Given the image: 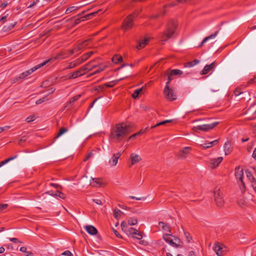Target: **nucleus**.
<instances>
[{
    "label": "nucleus",
    "mask_w": 256,
    "mask_h": 256,
    "mask_svg": "<svg viewBox=\"0 0 256 256\" xmlns=\"http://www.w3.org/2000/svg\"><path fill=\"white\" fill-rule=\"evenodd\" d=\"M177 26V24L174 20L170 21L168 25L167 30L164 32L161 36L162 41H166L168 39L170 38L174 33Z\"/></svg>",
    "instance_id": "obj_1"
},
{
    "label": "nucleus",
    "mask_w": 256,
    "mask_h": 256,
    "mask_svg": "<svg viewBox=\"0 0 256 256\" xmlns=\"http://www.w3.org/2000/svg\"><path fill=\"white\" fill-rule=\"evenodd\" d=\"M26 76H25L24 74L22 72L18 76H17V77L15 78H14V80H12V82L15 83L16 82L19 80H20L24 78Z\"/></svg>",
    "instance_id": "obj_43"
},
{
    "label": "nucleus",
    "mask_w": 256,
    "mask_h": 256,
    "mask_svg": "<svg viewBox=\"0 0 256 256\" xmlns=\"http://www.w3.org/2000/svg\"><path fill=\"white\" fill-rule=\"evenodd\" d=\"M134 126L132 123L130 122H124L116 124V128H132Z\"/></svg>",
    "instance_id": "obj_18"
},
{
    "label": "nucleus",
    "mask_w": 256,
    "mask_h": 256,
    "mask_svg": "<svg viewBox=\"0 0 256 256\" xmlns=\"http://www.w3.org/2000/svg\"><path fill=\"white\" fill-rule=\"evenodd\" d=\"M230 144L228 142H225L224 148L226 155H228L230 153Z\"/></svg>",
    "instance_id": "obj_27"
},
{
    "label": "nucleus",
    "mask_w": 256,
    "mask_h": 256,
    "mask_svg": "<svg viewBox=\"0 0 256 256\" xmlns=\"http://www.w3.org/2000/svg\"><path fill=\"white\" fill-rule=\"evenodd\" d=\"M128 224L130 226H134L138 223V220L135 218H130L128 220Z\"/></svg>",
    "instance_id": "obj_38"
},
{
    "label": "nucleus",
    "mask_w": 256,
    "mask_h": 256,
    "mask_svg": "<svg viewBox=\"0 0 256 256\" xmlns=\"http://www.w3.org/2000/svg\"><path fill=\"white\" fill-rule=\"evenodd\" d=\"M130 159L132 164H134L141 160V158L140 156L134 153H132L130 154Z\"/></svg>",
    "instance_id": "obj_22"
},
{
    "label": "nucleus",
    "mask_w": 256,
    "mask_h": 256,
    "mask_svg": "<svg viewBox=\"0 0 256 256\" xmlns=\"http://www.w3.org/2000/svg\"><path fill=\"white\" fill-rule=\"evenodd\" d=\"M120 155L121 153L120 152L113 154L112 158L109 160L110 164L112 166H116Z\"/></svg>",
    "instance_id": "obj_11"
},
{
    "label": "nucleus",
    "mask_w": 256,
    "mask_h": 256,
    "mask_svg": "<svg viewBox=\"0 0 256 256\" xmlns=\"http://www.w3.org/2000/svg\"><path fill=\"white\" fill-rule=\"evenodd\" d=\"M218 34V31H216L214 34H211V35L205 38L202 42L200 46H202L208 40L215 38Z\"/></svg>",
    "instance_id": "obj_26"
},
{
    "label": "nucleus",
    "mask_w": 256,
    "mask_h": 256,
    "mask_svg": "<svg viewBox=\"0 0 256 256\" xmlns=\"http://www.w3.org/2000/svg\"><path fill=\"white\" fill-rule=\"evenodd\" d=\"M200 146L202 147L204 149H206L211 148L210 145L208 144V143H204L200 144Z\"/></svg>",
    "instance_id": "obj_54"
},
{
    "label": "nucleus",
    "mask_w": 256,
    "mask_h": 256,
    "mask_svg": "<svg viewBox=\"0 0 256 256\" xmlns=\"http://www.w3.org/2000/svg\"><path fill=\"white\" fill-rule=\"evenodd\" d=\"M149 38H146L144 40H141L138 44L136 48L138 50L141 49L145 46L146 45L148 44L149 42Z\"/></svg>",
    "instance_id": "obj_25"
},
{
    "label": "nucleus",
    "mask_w": 256,
    "mask_h": 256,
    "mask_svg": "<svg viewBox=\"0 0 256 256\" xmlns=\"http://www.w3.org/2000/svg\"><path fill=\"white\" fill-rule=\"evenodd\" d=\"M133 15L130 14L125 18L122 26L124 31L128 30L132 28L133 26Z\"/></svg>",
    "instance_id": "obj_6"
},
{
    "label": "nucleus",
    "mask_w": 256,
    "mask_h": 256,
    "mask_svg": "<svg viewBox=\"0 0 256 256\" xmlns=\"http://www.w3.org/2000/svg\"><path fill=\"white\" fill-rule=\"evenodd\" d=\"M86 68H88V70H86V72L87 73L88 72L90 71L93 68L96 67V66L92 64V62H90L84 65L83 66H86Z\"/></svg>",
    "instance_id": "obj_36"
},
{
    "label": "nucleus",
    "mask_w": 256,
    "mask_h": 256,
    "mask_svg": "<svg viewBox=\"0 0 256 256\" xmlns=\"http://www.w3.org/2000/svg\"><path fill=\"white\" fill-rule=\"evenodd\" d=\"M192 148L190 147H185L180 150L178 154V156L181 158H185L187 154L190 152Z\"/></svg>",
    "instance_id": "obj_15"
},
{
    "label": "nucleus",
    "mask_w": 256,
    "mask_h": 256,
    "mask_svg": "<svg viewBox=\"0 0 256 256\" xmlns=\"http://www.w3.org/2000/svg\"><path fill=\"white\" fill-rule=\"evenodd\" d=\"M68 56H67L66 54L64 52H60V53L54 56V58L55 60H60V59H64L66 58H68Z\"/></svg>",
    "instance_id": "obj_28"
},
{
    "label": "nucleus",
    "mask_w": 256,
    "mask_h": 256,
    "mask_svg": "<svg viewBox=\"0 0 256 256\" xmlns=\"http://www.w3.org/2000/svg\"><path fill=\"white\" fill-rule=\"evenodd\" d=\"M216 66V64L214 62H212L210 64L206 65L202 70L201 72V74H207L210 70L214 68Z\"/></svg>",
    "instance_id": "obj_17"
},
{
    "label": "nucleus",
    "mask_w": 256,
    "mask_h": 256,
    "mask_svg": "<svg viewBox=\"0 0 256 256\" xmlns=\"http://www.w3.org/2000/svg\"><path fill=\"white\" fill-rule=\"evenodd\" d=\"M134 238H136L138 240H141L142 238V236L140 232L137 230L136 232L132 236Z\"/></svg>",
    "instance_id": "obj_44"
},
{
    "label": "nucleus",
    "mask_w": 256,
    "mask_h": 256,
    "mask_svg": "<svg viewBox=\"0 0 256 256\" xmlns=\"http://www.w3.org/2000/svg\"><path fill=\"white\" fill-rule=\"evenodd\" d=\"M80 95H76L74 96L69 102L70 104L74 102L75 101L77 100L80 98Z\"/></svg>",
    "instance_id": "obj_51"
},
{
    "label": "nucleus",
    "mask_w": 256,
    "mask_h": 256,
    "mask_svg": "<svg viewBox=\"0 0 256 256\" xmlns=\"http://www.w3.org/2000/svg\"><path fill=\"white\" fill-rule=\"evenodd\" d=\"M85 228L86 232L92 235H94L98 232L97 230L92 226H86Z\"/></svg>",
    "instance_id": "obj_21"
},
{
    "label": "nucleus",
    "mask_w": 256,
    "mask_h": 256,
    "mask_svg": "<svg viewBox=\"0 0 256 256\" xmlns=\"http://www.w3.org/2000/svg\"><path fill=\"white\" fill-rule=\"evenodd\" d=\"M129 198L131 199H133V200H144L146 199V198H144V197H142V198H137V197H136V196H130Z\"/></svg>",
    "instance_id": "obj_56"
},
{
    "label": "nucleus",
    "mask_w": 256,
    "mask_h": 256,
    "mask_svg": "<svg viewBox=\"0 0 256 256\" xmlns=\"http://www.w3.org/2000/svg\"><path fill=\"white\" fill-rule=\"evenodd\" d=\"M128 223H127L126 222H125V221L122 222L120 224V226H121L122 230H123L124 232H125V231L128 228Z\"/></svg>",
    "instance_id": "obj_40"
},
{
    "label": "nucleus",
    "mask_w": 256,
    "mask_h": 256,
    "mask_svg": "<svg viewBox=\"0 0 256 256\" xmlns=\"http://www.w3.org/2000/svg\"><path fill=\"white\" fill-rule=\"evenodd\" d=\"M92 201L98 204L102 205V201L100 200L93 199Z\"/></svg>",
    "instance_id": "obj_64"
},
{
    "label": "nucleus",
    "mask_w": 256,
    "mask_h": 256,
    "mask_svg": "<svg viewBox=\"0 0 256 256\" xmlns=\"http://www.w3.org/2000/svg\"><path fill=\"white\" fill-rule=\"evenodd\" d=\"M112 230L116 237L120 238H122L121 236L119 234L118 232L116 230L112 228Z\"/></svg>",
    "instance_id": "obj_62"
},
{
    "label": "nucleus",
    "mask_w": 256,
    "mask_h": 256,
    "mask_svg": "<svg viewBox=\"0 0 256 256\" xmlns=\"http://www.w3.org/2000/svg\"><path fill=\"white\" fill-rule=\"evenodd\" d=\"M252 180H254L252 182V186L256 193V181L254 180V178H252Z\"/></svg>",
    "instance_id": "obj_60"
},
{
    "label": "nucleus",
    "mask_w": 256,
    "mask_h": 256,
    "mask_svg": "<svg viewBox=\"0 0 256 256\" xmlns=\"http://www.w3.org/2000/svg\"><path fill=\"white\" fill-rule=\"evenodd\" d=\"M49 61H50V60H46L44 61V62H43L40 64H38L37 66H35L33 67L31 69L24 72L23 73L24 74L25 76L26 77V76H28V75H30V74H32V72H34V71L36 70L37 69H38L40 68L45 65Z\"/></svg>",
    "instance_id": "obj_10"
},
{
    "label": "nucleus",
    "mask_w": 256,
    "mask_h": 256,
    "mask_svg": "<svg viewBox=\"0 0 256 256\" xmlns=\"http://www.w3.org/2000/svg\"><path fill=\"white\" fill-rule=\"evenodd\" d=\"M223 160L222 157H218L217 158H212L210 160V164L213 168H216Z\"/></svg>",
    "instance_id": "obj_13"
},
{
    "label": "nucleus",
    "mask_w": 256,
    "mask_h": 256,
    "mask_svg": "<svg viewBox=\"0 0 256 256\" xmlns=\"http://www.w3.org/2000/svg\"><path fill=\"white\" fill-rule=\"evenodd\" d=\"M10 240L12 242H21L20 241L18 238H10Z\"/></svg>",
    "instance_id": "obj_63"
},
{
    "label": "nucleus",
    "mask_w": 256,
    "mask_h": 256,
    "mask_svg": "<svg viewBox=\"0 0 256 256\" xmlns=\"http://www.w3.org/2000/svg\"><path fill=\"white\" fill-rule=\"evenodd\" d=\"M8 204H0V212L6 209L8 207Z\"/></svg>",
    "instance_id": "obj_55"
},
{
    "label": "nucleus",
    "mask_w": 256,
    "mask_h": 256,
    "mask_svg": "<svg viewBox=\"0 0 256 256\" xmlns=\"http://www.w3.org/2000/svg\"><path fill=\"white\" fill-rule=\"evenodd\" d=\"M79 65L80 64L78 62L77 60H76L74 62H70L68 64V66L66 68V69L68 70V69L73 68Z\"/></svg>",
    "instance_id": "obj_30"
},
{
    "label": "nucleus",
    "mask_w": 256,
    "mask_h": 256,
    "mask_svg": "<svg viewBox=\"0 0 256 256\" xmlns=\"http://www.w3.org/2000/svg\"><path fill=\"white\" fill-rule=\"evenodd\" d=\"M34 118H35V116L34 115H32V116H30L28 117L25 120L28 122H30L34 120Z\"/></svg>",
    "instance_id": "obj_52"
},
{
    "label": "nucleus",
    "mask_w": 256,
    "mask_h": 256,
    "mask_svg": "<svg viewBox=\"0 0 256 256\" xmlns=\"http://www.w3.org/2000/svg\"><path fill=\"white\" fill-rule=\"evenodd\" d=\"M220 122H216L211 124H205L202 126L204 128H214L217 126Z\"/></svg>",
    "instance_id": "obj_34"
},
{
    "label": "nucleus",
    "mask_w": 256,
    "mask_h": 256,
    "mask_svg": "<svg viewBox=\"0 0 256 256\" xmlns=\"http://www.w3.org/2000/svg\"><path fill=\"white\" fill-rule=\"evenodd\" d=\"M48 99L46 97H44L42 98H40L38 100H37L36 102V104H40L44 102L46 100H48Z\"/></svg>",
    "instance_id": "obj_47"
},
{
    "label": "nucleus",
    "mask_w": 256,
    "mask_h": 256,
    "mask_svg": "<svg viewBox=\"0 0 256 256\" xmlns=\"http://www.w3.org/2000/svg\"><path fill=\"white\" fill-rule=\"evenodd\" d=\"M239 168H240V166L236 167V172H235V176H236V179L238 180V183L239 180H240V173L238 170Z\"/></svg>",
    "instance_id": "obj_41"
},
{
    "label": "nucleus",
    "mask_w": 256,
    "mask_h": 256,
    "mask_svg": "<svg viewBox=\"0 0 256 256\" xmlns=\"http://www.w3.org/2000/svg\"><path fill=\"white\" fill-rule=\"evenodd\" d=\"M90 40V39H88L77 44L76 46L75 47L76 50L78 51L80 50L82 48L86 46L88 44V43Z\"/></svg>",
    "instance_id": "obj_24"
},
{
    "label": "nucleus",
    "mask_w": 256,
    "mask_h": 256,
    "mask_svg": "<svg viewBox=\"0 0 256 256\" xmlns=\"http://www.w3.org/2000/svg\"><path fill=\"white\" fill-rule=\"evenodd\" d=\"M90 184L93 187L100 186L101 180L99 178H92Z\"/></svg>",
    "instance_id": "obj_23"
},
{
    "label": "nucleus",
    "mask_w": 256,
    "mask_h": 256,
    "mask_svg": "<svg viewBox=\"0 0 256 256\" xmlns=\"http://www.w3.org/2000/svg\"><path fill=\"white\" fill-rule=\"evenodd\" d=\"M168 84L166 83L164 93L166 100L168 101H174L176 99L177 97L174 90L170 88Z\"/></svg>",
    "instance_id": "obj_3"
},
{
    "label": "nucleus",
    "mask_w": 256,
    "mask_h": 256,
    "mask_svg": "<svg viewBox=\"0 0 256 256\" xmlns=\"http://www.w3.org/2000/svg\"><path fill=\"white\" fill-rule=\"evenodd\" d=\"M104 68H99L98 70H96V71H94V72H92L88 76V77H90V76H92L94 74H98L100 73V72H102V70H104Z\"/></svg>",
    "instance_id": "obj_48"
},
{
    "label": "nucleus",
    "mask_w": 256,
    "mask_h": 256,
    "mask_svg": "<svg viewBox=\"0 0 256 256\" xmlns=\"http://www.w3.org/2000/svg\"><path fill=\"white\" fill-rule=\"evenodd\" d=\"M112 61L116 64H118L122 61V58L120 55L115 54L112 58Z\"/></svg>",
    "instance_id": "obj_31"
},
{
    "label": "nucleus",
    "mask_w": 256,
    "mask_h": 256,
    "mask_svg": "<svg viewBox=\"0 0 256 256\" xmlns=\"http://www.w3.org/2000/svg\"><path fill=\"white\" fill-rule=\"evenodd\" d=\"M137 230H138L134 228L128 227L124 232L128 235H130L132 236L136 232Z\"/></svg>",
    "instance_id": "obj_29"
},
{
    "label": "nucleus",
    "mask_w": 256,
    "mask_h": 256,
    "mask_svg": "<svg viewBox=\"0 0 256 256\" xmlns=\"http://www.w3.org/2000/svg\"><path fill=\"white\" fill-rule=\"evenodd\" d=\"M62 255L66 256H72L71 252L69 250H66V251L64 252H62Z\"/></svg>",
    "instance_id": "obj_58"
},
{
    "label": "nucleus",
    "mask_w": 256,
    "mask_h": 256,
    "mask_svg": "<svg viewBox=\"0 0 256 256\" xmlns=\"http://www.w3.org/2000/svg\"><path fill=\"white\" fill-rule=\"evenodd\" d=\"M164 239L166 242L170 244L172 246L176 247L178 244H176V242H180V240L174 236H173L172 235L170 234H165L163 236Z\"/></svg>",
    "instance_id": "obj_7"
},
{
    "label": "nucleus",
    "mask_w": 256,
    "mask_h": 256,
    "mask_svg": "<svg viewBox=\"0 0 256 256\" xmlns=\"http://www.w3.org/2000/svg\"><path fill=\"white\" fill-rule=\"evenodd\" d=\"M218 139L214 141L210 142H208V144L210 145V146L212 147L214 146L217 144V143L218 142Z\"/></svg>",
    "instance_id": "obj_53"
},
{
    "label": "nucleus",
    "mask_w": 256,
    "mask_h": 256,
    "mask_svg": "<svg viewBox=\"0 0 256 256\" xmlns=\"http://www.w3.org/2000/svg\"><path fill=\"white\" fill-rule=\"evenodd\" d=\"M98 12L99 11H98V12H92V13L89 14L87 15H86L84 16L82 18H83V19L82 20H81L80 18L76 19L74 24V26H75L77 25L78 24L81 22V20L84 21L85 20V19L90 18L91 16H95L96 14L98 13Z\"/></svg>",
    "instance_id": "obj_16"
},
{
    "label": "nucleus",
    "mask_w": 256,
    "mask_h": 256,
    "mask_svg": "<svg viewBox=\"0 0 256 256\" xmlns=\"http://www.w3.org/2000/svg\"><path fill=\"white\" fill-rule=\"evenodd\" d=\"M26 248L22 246L20 248V250L22 252H24L26 256H33L34 254L30 252L26 251Z\"/></svg>",
    "instance_id": "obj_39"
},
{
    "label": "nucleus",
    "mask_w": 256,
    "mask_h": 256,
    "mask_svg": "<svg viewBox=\"0 0 256 256\" xmlns=\"http://www.w3.org/2000/svg\"><path fill=\"white\" fill-rule=\"evenodd\" d=\"M158 226L162 228V230L166 232H170L168 226L164 222H158Z\"/></svg>",
    "instance_id": "obj_33"
},
{
    "label": "nucleus",
    "mask_w": 256,
    "mask_h": 256,
    "mask_svg": "<svg viewBox=\"0 0 256 256\" xmlns=\"http://www.w3.org/2000/svg\"><path fill=\"white\" fill-rule=\"evenodd\" d=\"M172 122V120H164L161 122H158L156 124H155L154 125L152 126L150 128H155L156 126H172V125H170V124L166 125V124H171Z\"/></svg>",
    "instance_id": "obj_19"
},
{
    "label": "nucleus",
    "mask_w": 256,
    "mask_h": 256,
    "mask_svg": "<svg viewBox=\"0 0 256 256\" xmlns=\"http://www.w3.org/2000/svg\"><path fill=\"white\" fill-rule=\"evenodd\" d=\"M222 193L220 189L216 190L214 191V198L216 204L218 207H222L224 204V200L222 196Z\"/></svg>",
    "instance_id": "obj_4"
},
{
    "label": "nucleus",
    "mask_w": 256,
    "mask_h": 256,
    "mask_svg": "<svg viewBox=\"0 0 256 256\" xmlns=\"http://www.w3.org/2000/svg\"><path fill=\"white\" fill-rule=\"evenodd\" d=\"M118 80H114L108 84H105L102 86H98L96 89L98 91H103L106 88H112L117 84Z\"/></svg>",
    "instance_id": "obj_12"
},
{
    "label": "nucleus",
    "mask_w": 256,
    "mask_h": 256,
    "mask_svg": "<svg viewBox=\"0 0 256 256\" xmlns=\"http://www.w3.org/2000/svg\"><path fill=\"white\" fill-rule=\"evenodd\" d=\"M234 94L236 96L240 95V88H236L235 90L234 91Z\"/></svg>",
    "instance_id": "obj_61"
},
{
    "label": "nucleus",
    "mask_w": 256,
    "mask_h": 256,
    "mask_svg": "<svg viewBox=\"0 0 256 256\" xmlns=\"http://www.w3.org/2000/svg\"><path fill=\"white\" fill-rule=\"evenodd\" d=\"M86 67V66H82L74 72L69 74L68 75V79L76 78L85 74L86 73V70H88Z\"/></svg>",
    "instance_id": "obj_5"
},
{
    "label": "nucleus",
    "mask_w": 256,
    "mask_h": 256,
    "mask_svg": "<svg viewBox=\"0 0 256 256\" xmlns=\"http://www.w3.org/2000/svg\"><path fill=\"white\" fill-rule=\"evenodd\" d=\"M122 213V212L120 210L118 209H115L114 212V216L116 218L118 219L120 216V215Z\"/></svg>",
    "instance_id": "obj_42"
},
{
    "label": "nucleus",
    "mask_w": 256,
    "mask_h": 256,
    "mask_svg": "<svg viewBox=\"0 0 256 256\" xmlns=\"http://www.w3.org/2000/svg\"><path fill=\"white\" fill-rule=\"evenodd\" d=\"M18 157V155H15L14 156L10 157L4 160H3L1 162H0V168L3 165L5 164H6L10 160H12L15 158H16Z\"/></svg>",
    "instance_id": "obj_35"
},
{
    "label": "nucleus",
    "mask_w": 256,
    "mask_h": 256,
    "mask_svg": "<svg viewBox=\"0 0 256 256\" xmlns=\"http://www.w3.org/2000/svg\"><path fill=\"white\" fill-rule=\"evenodd\" d=\"M146 129H140V130L139 132L132 134L130 137L129 139H132V138H134L137 136H140V135L144 134L146 132Z\"/></svg>",
    "instance_id": "obj_37"
},
{
    "label": "nucleus",
    "mask_w": 256,
    "mask_h": 256,
    "mask_svg": "<svg viewBox=\"0 0 256 256\" xmlns=\"http://www.w3.org/2000/svg\"><path fill=\"white\" fill-rule=\"evenodd\" d=\"M128 129H112L110 132V138L117 142L122 140L127 134Z\"/></svg>",
    "instance_id": "obj_2"
},
{
    "label": "nucleus",
    "mask_w": 256,
    "mask_h": 256,
    "mask_svg": "<svg viewBox=\"0 0 256 256\" xmlns=\"http://www.w3.org/2000/svg\"><path fill=\"white\" fill-rule=\"evenodd\" d=\"M78 7L77 6H71V7H70V8H68L66 10V14H69L76 10H78Z\"/></svg>",
    "instance_id": "obj_45"
},
{
    "label": "nucleus",
    "mask_w": 256,
    "mask_h": 256,
    "mask_svg": "<svg viewBox=\"0 0 256 256\" xmlns=\"http://www.w3.org/2000/svg\"><path fill=\"white\" fill-rule=\"evenodd\" d=\"M213 249L218 256H223L226 251V248L218 242L214 244Z\"/></svg>",
    "instance_id": "obj_8"
},
{
    "label": "nucleus",
    "mask_w": 256,
    "mask_h": 256,
    "mask_svg": "<svg viewBox=\"0 0 256 256\" xmlns=\"http://www.w3.org/2000/svg\"><path fill=\"white\" fill-rule=\"evenodd\" d=\"M182 74V71L180 70H171L170 72H168L167 75L168 76V82L166 83L170 84V81L174 78V76L178 75L180 76Z\"/></svg>",
    "instance_id": "obj_9"
},
{
    "label": "nucleus",
    "mask_w": 256,
    "mask_h": 256,
    "mask_svg": "<svg viewBox=\"0 0 256 256\" xmlns=\"http://www.w3.org/2000/svg\"><path fill=\"white\" fill-rule=\"evenodd\" d=\"M143 90V88H140L136 89L134 91V92L132 94V97L134 99H136L138 98L139 94L142 92Z\"/></svg>",
    "instance_id": "obj_32"
},
{
    "label": "nucleus",
    "mask_w": 256,
    "mask_h": 256,
    "mask_svg": "<svg viewBox=\"0 0 256 256\" xmlns=\"http://www.w3.org/2000/svg\"><path fill=\"white\" fill-rule=\"evenodd\" d=\"M193 66H194V62H188L186 63L185 65H184L185 67H188V68H190Z\"/></svg>",
    "instance_id": "obj_57"
},
{
    "label": "nucleus",
    "mask_w": 256,
    "mask_h": 256,
    "mask_svg": "<svg viewBox=\"0 0 256 256\" xmlns=\"http://www.w3.org/2000/svg\"><path fill=\"white\" fill-rule=\"evenodd\" d=\"M94 54L93 52H90L83 54L80 58L76 60L79 64H80L84 62H85L90 56Z\"/></svg>",
    "instance_id": "obj_14"
},
{
    "label": "nucleus",
    "mask_w": 256,
    "mask_h": 256,
    "mask_svg": "<svg viewBox=\"0 0 256 256\" xmlns=\"http://www.w3.org/2000/svg\"><path fill=\"white\" fill-rule=\"evenodd\" d=\"M46 194H49L50 196H58L61 198L64 199L66 198V195L64 193L60 191H56V192H53L52 191L47 192Z\"/></svg>",
    "instance_id": "obj_20"
},
{
    "label": "nucleus",
    "mask_w": 256,
    "mask_h": 256,
    "mask_svg": "<svg viewBox=\"0 0 256 256\" xmlns=\"http://www.w3.org/2000/svg\"><path fill=\"white\" fill-rule=\"evenodd\" d=\"M68 51L69 54H68L67 56H68L73 54L75 52H78V50H76V48H74L73 49H72L70 50H68Z\"/></svg>",
    "instance_id": "obj_59"
},
{
    "label": "nucleus",
    "mask_w": 256,
    "mask_h": 256,
    "mask_svg": "<svg viewBox=\"0 0 256 256\" xmlns=\"http://www.w3.org/2000/svg\"><path fill=\"white\" fill-rule=\"evenodd\" d=\"M60 132L58 134L54 137V138H58L60 136H61L62 134H64L68 131V129H60Z\"/></svg>",
    "instance_id": "obj_46"
},
{
    "label": "nucleus",
    "mask_w": 256,
    "mask_h": 256,
    "mask_svg": "<svg viewBox=\"0 0 256 256\" xmlns=\"http://www.w3.org/2000/svg\"><path fill=\"white\" fill-rule=\"evenodd\" d=\"M104 68H99L98 70H96V71H94V72H92L88 76V77H90V76H92L94 74H98L100 73V72H102V70H104Z\"/></svg>",
    "instance_id": "obj_50"
},
{
    "label": "nucleus",
    "mask_w": 256,
    "mask_h": 256,
    "mask_svg": "<svg viewBox=\"0 0 256 256\" xmlns=\"http://www.w3.org/2000/svg\"><path fill=\"white\" fill-rule=\"evenodd\" d=\"M104 68H99L98 70H96V71H94V72H92L88 76V77H90V76H92L94 74H98L100 73V72H102V70H104Z\"/></svg>",
    "instance_id": "obj_49"
}]
</instances>
